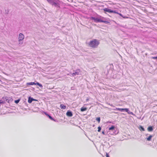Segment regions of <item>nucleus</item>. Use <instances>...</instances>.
Listing matches in <instances>:
<instances>
[{"label":"nucleus","mask_w":157,"mask_h":157,"mask_svg":"<svg viewBox=\"0 0 157 157\" xmlns=\"http://www.w3.org/2000/svg\"><path fill=\"white\" fill-rule=\"evenodd\" d=\"M48 116L49 117V118L52 120H53L54 121H55V120L50 116L49 115H48Z\"/></svg>","instance_id":"nucleus-17"},{"label":"nucleus","mask_w":157,"mask_h":157,"mask_svg":"<svg viewBox=\"0 0 157 157\" xmlns=\"http://www.w3.org/2000/svg\"><path fill=\"white\" fill-rule=\"evenodd\" d=\"M2 103V102L0 100V103Z\"/></svg>","instance_id":"nucleus-28"},{"label":"nucleus","mask_w":157,"mask_h":157,"mask_svg":"<svg viewBox=\"0 0 157 157\" xmlns=\"http://www.w3.org/2000/svg\"><path fill=\"white\" fill-rule=\"evenodd\" d=\"M66 115L68 117H71L72 116V112L71 111H67L66 113Z\"/></svg>","instance_id":"nucleus-6"},{"label":"nucleus","mask_w":157,"mask_h":157,"mask_svg":"<svg viewBox=\"0 0 157 157\" xmlns=\"http://www.w3.org/2000/svg\"><path fill=\"white\" fill-rule=\"evenodd\" d=\"M152 137V136L151 135H150L148 138H147V140L150 141L151 140Z\"/></svg>","instance_id":"nucleus-14"},{"label":"nucleus","mask_w":157,"mask_h":157,"mask_svg":"<svg viewBox=\"0 0 157 157\" xmlns=\"http://www.w3.org/2000/svg\"><path fill=\"white\" fill-rule=\"evenodd\" d=\"M106 157H109L108 154L107 153H106Z\"/></svg>","instance_id":"nucleus-23"},{"label":"nucleus","mask_w":157,"mask_h":157,"mask_svg":"<svg viewBox=\"0 0 157 157\" xmlns=\"http://www.w3.org/2000/svg\"><path fill=\"white\" fill-rule=\"evenodd\" d=\"M27 84L28 85H36L38 86L40 88H42L43 87L42 85L41 84H40L38 82L35 83H34V82H30L27 83Z\"/></svg>","instance_id":"nucleus-3"},{"label":"nucleus","mask_w":157,"mask_h":157,"mask_svg":"<svg viewBox=\"0 0 157 157\" xmlns=\"http://www.w3.org/2000/svg\"><path fill=\"white\" fill-rule=\"evenodd\" d=\"M24 36L23 34L21 33L19 34L18 39L19 44H22V42H21V41L22 40L24 39Z\"/></svg>","instance_id":"nucleus-2"},{"label":"nucleus","mask_w":157,"mask_h":157,"mask_svg":"<svg viewBox=\"0 0 157 157\" xmlns=\"http://www.w3.org/2000/svg\"><path fill=\"white\" fill-rule=\"evenodd\" d=\"M115 110H118L121 111H122L123 110H124V109H121L119 108H117L115 109Z\"/></svg>","instance_id":"nucleus-15"},{"label":"nucleus","mask_w":157,"mask_h":157,"mask_svg":"<svg viewBox=\"0 0 157 157\" xmlns=\"http://www.w3.org/2000/svg\"><path fill=\"white\" fill-rule=\"evenodd\" d=\"M123 17L124 18H128V17H123H123Z\"/></svg>","instance_id":"nucleus-25"},{"label":"nucleus","mask_w":157,"mask_h":157,"mask_svg":"<svg viewBox=\"0 0 157 157\" xmlns=\"http://www.w3.org/2000/svg\"><path fill=\"white\" fill-rule=\"evenodd\" d=\"M87 108L86 107H82L81 109V111L82 112L85 111L86 110Z\"/></svg>","instance_id":"nucleus-12"},{"label":"nucleus","mask_w":157,"mask_h":157,"mask_svg":"<svg viewBox=\"0 0 157 157\" xmlns=\"http://www.w3.org/2000/svg\"><path fill=\"white\" fill-rule=\"evenodd\" d=\"M124 110H125L126 112H127L128 114H131L133 115V113L132 112H130L129 111V110L128 109L125 108L124 109Z\"/></svg>","instance_id":"nucleus-8"},{"label":"nucleus","mask_w":157,"mask_h":157,"mask_svg":"<svg viewBox=\"0 0 157 157\" xmlns=\"http://www.w3.org/2000/svg\"><path fill=\"white\" fill-rule=\"evenodd\" d=\"M33 98H31V97H29L28 100V102L29 103H31L32 101H33Z\"/></svg>","instance_id":"nucleus-9"},{"label":"nucleus","mask_w":157,"mask_h":157,"mask_svg":"<svg viewBox=\"0 0 157 157\" xmlns=\"http://www.w3.org/2000/svg\"><path fill=\"white\" fill-rule=\"evenodd\" d=\"M49 0H48V2H49Z\"/></svg>","instance_id":"nucleus-29"},{"label":"nucleus","mask_w":157,"mask_h":157,"mask_svg":"<svg viewBox=\"0 0 157 157\" xmlns=\"http://www.w3.org/2000/svg\"><path fill=\"white\" fill-rule=\"evenodd\" d=\"M117 14H119L120 16H121V17H123V16L121 14V13H117Z\"/></svg>","instance_id":"nucleus-22"},{"label":"nucleus","mask_w":157,"mask_h":157,"mask_svg":"<svg viewBox=\"0 0 157 157\" xmlns=\"http://www.w3.org/2000/svg\"><path fill=\"white\" fill-rule=\"evenodd\" d=\"M102 133L103 134H105V133H104V131H102Z\"/></svg>","instance_id":"nucleus-26"},{"label":"nucleus","mask_w":157,"mask_h":157,"mask_svg":"<svg viewBox=\"0 0 157 157\" xmlns=\"http://www.w3.org/2000/svg\"><path fill=\"white\" fill-rule=\"evenodd\" d=\"M19 101H20V100L19 99L15 101V102L17 104V103H18L19 102Z\"/></svg>","instance_id":"nucleus-20"},{"label":"nucleus","mask_w":157,"mask_h":157,"mask_svg":"<svg viewBox=\"0 0 157 157\" xmlns=\"http://www.w3.org/2000/svg\"><path fill=\"white\" fill-rule=\"evenodd\" d=\"M101 22H104V23H109V22L108 21H104L102 20H101Z\"/></svg>","instance_id":"nucleus-18"},{"label":"nucleus","mask_w":157,"mask_h":157,"mask_svg":"<svg viewBox=\"0 0 157 157\" xmlns=\"http://www.w3.org/2000/svg\"><path fill=\"white\" fill-rule=\"evenodd\" d=\"M96 120H97V121H98V123H99L100 121V117H97L96 118Z\"/></svg>","instance_id":"nucleus-19"},{"label":"nucleus","mask_w":157,"mask_h":157,"mask_svg":"<svg viewBox=\"0 0 157 157\" xmlns=\"http://www.w3.org/2000/svg\"><path fill=\"white\" fill-rule=\"evenodd\" d=\"M60 107L61 109H65L66 108V106L63 104L60 105Z\"/></svg>","instance_id":"nucleus-10"},{"label":"nucleus","mask_w":157,"mask_h":157,"mask_svg":"<svg viewBox=\"0 0 157 157\" xmlns=\"http://www.w3.org/2000/svg\"><path fill=\"white\" fill-rule=\"evenodd\" d=\"M45 114L48 116V114L46 113H45Z\"/></svg>","instance_id":"nucleus-27"},{"label":"nucleus","mask_w":157,"mask_h":157,"mask_svg":"<svg viewBox=\"0 0 157 157\" xmlns=\"http://www.w3.org/2000/svg\"><path fill=\"white\" fill-rule=\"evenodd\" d=\"M139 129L141 131H144V128L141 126H140L139 127Z\"/></svg>","instance_id":"nucleus-11"},{"label":"nucleus","mask_w":157,"mask_h":157,"mask_svg":"<svg viewBox=\"0 0 157 157\" xmlns=\"http://www.w3.org/2000/svg\"><path fill=\"white\" fill-rule=\"evenodd\" d=\"M91 19L92 20H94V21L96 22H101V20L98 19V18L92 17H91Z\"/></svg>","instance_id":"nucleus-5"},{"label":"nucleus","mask_w":157,"mask_h":157,"mask_svg":"<svg viewBox=\"0 0 157 157\" xmlns=\"http://www.w3.org/2000/svg\"><path fill=\"white\" fill-rule=\"evenodd\" d=\"M103 10L105 12H107L109 13H117V12H116L115 11L112 10L107 8H105Z\"/></svg>","instance_id":"nucleus-4"},{"label":"nucleus","mask_w":157,"mask_h":157,"mask_svg":"<svg viewBox=\"0 0 157 157\" xmlns=\"http://www.w3.org/2000/svg\"><path fill=\"white\" fill-rule=\"evenodd\" d=\"M147 130L149 131H152L153 130V128L151 126H149L147 128Z\"/></svg>","instance_id":"nucleus-13"},{"label":"nucleus","mask_w":157,"mask_h":157,"mask_svg":"<svg viewBox=\"0 0 157 157\" xmlns=\"http://www.w3.org/2000/svg\"><path fill=\"white\" fill-rule=\"evenodd\" d=\"M33 101H37V100H36V99H34L33 98Z\"/></svg>","instance_id":"nucleus-24"},{"label":"nucleus","mask_w":157,"mask_h":157,"mask_svg":"<svg viewBox=\"0 0 157 157\" xmlns=\"http://www.w3.org/2000/svg\"><path fill=\"white\" fill-rule=\"evenodd\" d=\"M98 132H100L101 131V128L100 127H98Z\"/></svg>","instance_id":"nucleus-21"},{"label":"nucleus","mask_w":157,"mask_h":157,"mask_svg":"<svg viewBox=\"0 0 157 157\" xmlns=\"http://www.w3.org/2000/svg\"><path fill=\"white\" fill-rule=\"evenodd\" d=\"M115 127L113 126H112L110 127L109 128V130H112L114 129Z\"/></svg>","instance_id":"nucleus-16"},{"label":"nucleus","mask_w":157,"mask_h":157,"mask_svg":"<svg viewBox=\"0 0 157 157\" xmlns=\"http://www.w3.org/2000/svg\"><path fill=\"white\" fill-rule=\"evenodd\" d=\"M99 44V42L96 40L94 39L90 41L88 43V45L93 48H95Z\"/></svg>","instance_id":"nucleus-1"},{"label":"nucleus","mask_w":157,"mask_h":157,"mask_svg":"<svg viewBox=\"0 0 157 157\" xmlns=\"http://www.w3.org/2000/svg\"><path fill=\"white\" fill-rule=\"evenodd\" d=\"M80 72L79 70H77L75 72V73H73L72 74V76H75V75H79Z\"/></svg>","instance_id":"nucleus-7"}]
</instances>
